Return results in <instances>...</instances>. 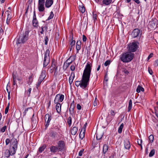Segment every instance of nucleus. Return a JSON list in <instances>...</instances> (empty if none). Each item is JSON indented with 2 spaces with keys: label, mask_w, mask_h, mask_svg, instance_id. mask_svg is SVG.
<instances>
[{
  "label": "nucleus",
  "mask_w": 158,
  "mask_h": 158,
  "mask_svg": "<svg viewBox=\"0 0 158 158\" xmlns=\"http://www.w3.org/2000/svg\"><path fill=\"white\" fill-rule=\"evenodd\" d=\"M123 123H122L120 127H119L118 130V133H121L122 132V129L123 128Z\"/></svg>",
  "instance_id": "c9c22d12"
},
{
  "label": "nucleus",
  "mask_w": 158,
  "mask_h": 158,
  "mask_svg": "<svg viewBox=\"0 0 158 158\" xmlns=\"http://www.w3.org/2000/svg\"><path fill=\"white\" fill-rule=\"evenodd\" d=\"M110 60H108L106 61L104 63V65L105 66H107L108 65H109L110 64Z\"/></svg>",
  "instance_id": "de8ad7c7"
},
{
  "label": "nucleus",
  "mask_w": 158,
  "mask_h": 158,
  "mask_svg": "<svg viewBox=\"0 0 158 158\" xmlns=\"http://www.w3.org/2000/svg\"><path fill=\"white\" fill-rule=\"evenodd\" d=\"M53 1L52 0H46L45 2V6L47 8H49L51 7L53 4Z\"/></svg>",
  "instance_id": "4468645a"
},
{
  "label": "nucleus",
  "mask_w": 158,
  "mask_h": 158,
  "mask_svg": "<svg viewBox=\"0 0 158 158\" xmlns=\"http://www.w3.org/2000/svg\"><path fill=\"white\" fill-rule=\"evenodd\" d=\"M75 66L74 65H71L70 67V69L72 71H73L75 70Z\"/></svg>",
  "instance_id": "680f3d73"
},
{
  "label": "nucleus",
  "mask_w": 158,
  "mask_h": 158,
  "mask_svg": "<svg viewBox=\"0 0 158 158\" xmlns=\"http://www.w3.org/2000/svg\"><path fill=\"white\" fill-rule=\"evenodd\" d=\"M93 18L94 20L97 19V15L96 14H94L93 13Z\"/></svg>",
  "instance_id": "e2e57ef3"
},
{
  "label": "nucleus",
  "mask_w": 158,
  "mask_h": 158,
  "mask_svg": "<svg viewBox=\"0 0 158 158\" xmlns=\"http://www.w3.org/2000/svg\"><path fill=\"white\" fill-rule=\"evenodd\" d=\"M57 95H59L58 96V98H59V100H60V102H62V101L64 99V95L63 94H57Z\"/></svg>",
  "instance_id": "473e14b6"
},
{
  "label": "nucleus",
  "mask_w": 158,
  "mask_h": 158,
  "mask_svg": "<svg viewBox=\"0 0 158 158\" xmlns=\"http://www.w3.org/2000/svg\"><path fill=\"white\" fill-rule=\"evenodd\" d=\"M9 109V106H7L5 110V114H6L8 113Z\"/></svg>",
  "instance_id": "052dcab7"
},
{
  "label": "nucleus",
  "mask_w": 158,
  "mask_h": 158,
  "mask_svg": "<svg viewBox=\"0 0 158 158\" xmlns=\"http://www.w3.org/2000/svg\"><path fill=\"white\" fill-rule=\"evenodd\" d=\"M77 108L78 110H80L81 109V106L79 104H77Z\"/></svg>",
  "instance_id": "69168bd1"
},
{
  "label": "nucleus",
  "mask_w": 158,
  "mask_h": 158,
  "mask_svg": "<svg viewBox=\"0 0 158 158\" xmlns=\"http://www.w3.org/2000/svg\"><path fill=\"white\" fill-rule=\"evenodd\" d=\"M51 119V116H50L48 114H46L45 116V120L46 122L47 123L45 125L46 127H48L49 125V123Z\"/></svg>",
  "instance_id": "9d476101"
},
{
  "label": "nucleus",
  "mask_w": 158,
  "mask_h": 158,
  "mask_svg": "<svg viewBox=\"0 0 158 158\" xmlns=\"http://www.w3.org/2000/svg\"><path fill=\"white\" fill-rule=\"evenodd\" d=\"M74 75L73 76V78L72 79V78L71 77V76L70 77L69 79V82L70 85H71L73 81V78L74 77Z\"/></svg>",
  "instance_id": "3c124183"
},
{
  "label": "nucleus",
  "mask_w": 158,
  "mask_h": 158,
  "mask_svg": "<svg viewBox=\"0 0 158 158\" xmlns=\"http://www.w3.org/2000/svg\"><path fill=\"white\" fill-rule=\"evenodd\" d=\"M149 139L151 143H152L154 140V136L152 135H150L149 137Z\"/></svg>",
  "instance_id": "37998d69"
},
{
  "label": "nucleus",
  "mask_w": 158,
  "mask_h": 158,
  "mask_svg": "<svg viewBox=\"0 0 158 158\" xmlns=\"http://www.w3.org/2000/svg\"><path fill=\"white\" fill-rule=\"evenodd\" d=\"M38 8L40 12L43 11L44 10V5H38Z\"/></svg>",
  "instance_id": "b1692460"
},
{
  "label": "nucleus",
  "mask_w": 158,
  "mask_h": 158,
  "mask_svg": "<svg viewBox=\"0 0 158 158\" xmlns=\"http://www.w3.org/2000/svg\"><path fill=\"white\" fill-rule=\"evenodd\" d=\"M33 76L32 74H31V75L28 78L29 81L28 82V84L29 85H31L33 81Z\"/></svg>",
  "instance_id": "cd10ccee"
},
{
  "label": "nucleus",
  "mask_w": 158,
  "mask_h": 158,
  "mask_svg": "<svg viewBox=\"0 0 158 158\" xmlns=\"http://www.w3.org/2000/svg\"><path fill=\"white\" fill-rule=\"evenodd\" d=\"M155 153V150L154 149H153L151 150L149 153V157H152L154 155Z\"/></svg>",
  "instance_id": "58836bf2"
},
{
  "label": "nucleus",
  "mask_w": 158,
  "mask_h": 158,
  "mask_svg": "<svg viewBox=\"0 0 158 158\" xmlns=\"http://www.w3.org/2000/svg\"><path fill=\"white\" fill-rule=\"evenodd\" d=\"M12 76H13V81H16L17 77L16 76L14 73L12 74Z\"/></svg>",
  "instance_id": "13d9d810"
},
{
  "label": "nucleus",
  "mask_w": 158,
  "mask_h": 158,
  "mask_svg": "<svg viewBox=\"0 0 158 158\" xmlns=\"http://www.w3.org/2000/svg\"><path fill=\"white\" fill-rule=\"evenodd\" d=\"M142 35V31L139 29H134L131 34L132 38H136L138 39L140 38Z\"/></svg>",
  "instance_id": "423d86ee"
},
{
  "label": "nucleus",
  "mask_w": 158,
  "mask_h": 158,
  "mask_svg": "<svg viewBox=\"0 0 158 158\" xmlns=\"http://www.w3.org/2000/svg\"><path fill=\"white\" fill-rule=\"evenodd\" d=\"M134 54L131 52H124L120 56V60L123 62L127 63L131 61L133 58Z\"/></svg>",
  "instance_id": "f257e3e1"
},
{
  "label": "nucleus",
  "mask_w": 158,
  "mask_h": 158,
  "mask_svg": "<svg viewBox=\"0 0 158 158\" xmlns=\"http://www.w3.org/2000/svg\"><path fill=\"white\" fill-rule=\"evenodd\" d=\"M84 151V149H81L79 152L78 155L79 156H81L82 155Z\"/></svg>",
  "instance_id": "8fccbe9b"
},
{
  "label": "nucleus",
  "mask_w": 158,
  "mask_h": 158,
  "mask_svg": "<svg viewBox=\"0 0 158 158\" xmlns=\"http://www.w3.org/2000/svg\"><path fill=\"white\" fill-rule=\"evenodd\" d=\"M56 104V111L58 113H60L61 112V105L60 103Z\"/></svg>",
  "instance_id": "412c9836"
},
{
  "label": "nucleus",
  "mask_w": 158,
  "mask_h": 158,
  "mask_svg": "<svg viewBox=\"0 0 158 158\" xmlns=\"http://www.w3.org/2000/svg\"><path fill=\"white\" fill-rule=\"evenodd\" d=\"M132 107V100L130 99L129 101V105L128 107V111H130Z\"/></svg>",
  "instance_id": "4c0bfd02"
},
{
  "label": "nucleus",
  "mask_w": 158,
  "mask_h": 158,
  "mask_svg": "<svg viewBox=\"0 0 158 158\" xmlns=\"http://www.w3.org/2000/svg\"><path fill=\"white\" fill-rule=\"evenodd\" d=\"M153 55V54L152 53H151L148 57V60H149L151 58L152 56Z\"/></svg>",
  "instance_id": "774afa93"
},
{
  "label": "nucleus",
  "mask_w": 158,
  "mask_h": 158,
  "mask_svg": "<svg viewBox=\"0 0 158 158\" xmlns=\"http://www.w3.org/2000/svg\"><path fill=\"white\" fill-rule=\"evenodd\" d=\"M11 155V154L9 150H6L5 152V156L6 157H9Z\"/></svg>",
  "instance_id": "72a5a7b5"
},
{
  "label": "nucleus",
  "mask_w": 158,
  "mask_h": 158,
  "mask_svg": "<svg viewBox=\"0 0 158 158\" xmlns=\"http://www.w3.org/2000/svg\"><path fill=\"white\" fill-rule=\"evenodd\" d=\"M108 149V146L107 145L105 144L103 145V152L104 154H105L107 151Z\"/></svg>",
  "instance_id": "393cba45"
},
{
  "label": "nucleus",
  "mask_w": 158,
  "mask_h": 158,
  "mask_svg": "<svg viewBox=\"0 0 158 158\" xmlns=\"http://www.w3.org/2000/svg\"><path fill=\"white\" fill-rule=\"evenodd\" d=\"M32 23L34 27H37L38 26V22L37 19L32 20Z\"/></svg>",
  "instance_id": "c756f323"
},
{
  "label": "nucleus",
  "mask_w": 158,
  "mask_h": 158,
  "mask_svg": "<svg viewBox=\"0 0 158 158\" xmlns=\"http://www.w3.org/2000/svg\"><path fill=\"white\" fill-rule=\"evenodd\" d=\"M44 0H39L38 5H44Z\"/></svg>",
  "instance_id": "09e8293b"
},
{
  "label": "nucleus",
  "mask_w": 158,
  "mask_h": 158,
  "mask_svg": "<svg viewBox=\"0 0 158 158\" xmlns=\"http://www.w3.org/2000/svg\"><path fill=\"white\" fill-rule=\"evenodd\" d=\"M96 138L97 140L100 139L102 137L103 135L102 132H97L96 133Z\"/></svg>",
  "instance_id": "2eb2a0df"
},
{
  "label": "nucleus",
  "mask_w": 158,
  "mask_h": 158,
  "mask_svg": "<svg viewBox=\"0 0 158 158\" xmlns=\"http://www.w3.org/2000/svg\"><path fill=\"white\" fill-rule=\"evenodd\" d=\"M58 147H57L58 150L60 151L62 150L64 148V141L62 140L59 141L58 143Z\"/></svg>",
  "instance_id": "9b49d317"
},
{
  "label": "nucleus",
  "mask_w": 158,
  "mask_h": 158,
  "mask_svg": "<svg viewBox=\"0 0 158 158\" xmlns=\"http://www.w3.org/2000/svg\"><path fill=\"white\" fill-rule=\"evenodd\" d=\"M78 130V127H74L71 130V133L72 135H75L77 133Z\"/></svg>",
  "instance_id": "a211bd4d"
},
{
  "label": "nucleus",
  "mask_w": 158,
  "mask_h": 158,
  "mask_svg": "<svg viewBox=\"0 0 158 158\" xmlns=\"http://www.w3.org/2000/svg\"><path fill=\"white\" fill-rule=\"evenodd\" d=\"M29 32L25 31L24 34L20 35L18 39H17V44L24 43L28 39Z\"/></svg>",
  "instance_id": "20e7f679"
},
{
  "label": "nucleus",
  "mask_w": 158,
  "mask_h": 158,
  "mask_svg": "<svg viewBox=\"0 0 158 158\" xmlns=\"http://www.w3.org/2000/svg\"><path fill=\"white\" fill-rule=\"evenodd\" d=\"M153 25L154 26H155V23L153 22L150 23L148 25V27L149 28H150L152 29H153L154 28V27H151V26H152Z\"/></svg>",
  "instance_id": "79ce46f5"
},
{
  "label": "nucleus",
  "mask_w": 158,
  "mask_h": 158,
  "mask_svg": "<svg viewBox=\"0 0 158 158\" xmlns=\"http://www.w3.org/2000/svg\"><path fill=\"white\" fill-rule=\"evenodd\" d=\"M124 147L126 149H129L131 147L129 141L127 139H126L124 142Z\"/></svg>",
  "instance_id": "f8f14e48"
},
{
  "label": "nucleus",
  "mask_w": 158,
  "mask_h": 158,
  "mask_svg": "<svg viewBox=\"0 0 158 158\" xmlns=\"http://www.w3.org/2000/svg\"><path fill=\"white\" fill-rule=\"evenodd\" d=\"M89 82V81L85 78H83L82 76L81 81H76L75 85L77 87H78L80 85L81 87L84 89L86 88L88 85Z\"/></svg>",
  "instance_id": "7ed1b4c3"
},
{
  "label": "nucleus",
  "mask_w": 158,
  "mask_h": 158,
  "mask_svg": "<svg viewBox=\"0 0 158 158\" xmlns=\"http://www.w3.org/2000/svg\"><path fill=\"white\" fill-rule=\"evenodd\" d=\"M154 65L156 66L158 65V59L155 61Z\"/></svg>",
  "instance_id": "0e129e2a"
},
{
  "label": "nucleus",
  "mask_w": 158,
  "mask_h": 158,
  "mask_svg": "<svg viewBox=\"0 0 158 158\" xmlns=\"http://www.w3.org/2000/svg\"><path fill=\"white\" fill-rule=\"evenodd\" d=\"M81 42L80 40L77 41L76 43V48L77 50V53L79 52V51L81 49Z\"/></svg>",
  "instance_id": "dca6fc26"
},
{
  "label": "nucleus",
  "mask_w": 158,
  "mask_h": 158,
  "mask_svg": "<svg viewBox=\"0 0 158 158\" xmlns=\"http://www.w3.org/2000/svg\"><path fill=\"white\" fill-rule=\"evenodd\" d=\"M11 147H12V148L14 149L15 150L13 152V153H15V150H17V144L18 142L17 139L15 138L14 137L13 138L11 139Z\"/></svg>",
  "instance_id": "6e6552de"
},
{
  "label": "nucleus",
  "mask_w": 158,
  "mask_h": 158,
  "mask_svg": "<svg viewBox=\"0 0 158 158\" xmlns=\"http://www.w3.org/2000/svg\"><path fill=\"white\" fill-rule=\"evenodd\" d=\"M11 142V140L9 139H7L6 140V143L7 145L9 144V143Z\"/></svg>",
  "instance_id": "5fc2aeb1"
},
{
  "label": "nucleus",
  "mask_w": 158,
  "mask_h": 158,
  "mask_svg": "<svg viewBox=\"0 0 158 158\" xmlns=\"http://www.w3.org/2000/svg\"><path fill=\"white\" fill-rule=\"evenodd\" d=\"M92 64L89 62H88L85 66L82 75L83 77L85 78L89 81L91 71Z\"/></svg>",
  "instance_id": "f03ea898"
},
{
  "label": "nucleus",
  "mask_w": 158,
  "mask_h": 158,
  "mask_svg": "<svg viewBox=\"0 0 158 158\" xmlns=\"http://www.w3.org/2000/svg\"><path fill=\"white\" fill-rule=\"evenodd\" d=\"M137 42H133L130 44L129 45V50L131 52H135L136 51L138 48Z\"/></svg>",
  "instance_id": "0eeeda50"
},
{
  "label": "nucleus",
  "mask_w": 158,
  "mask_h": 158,
  "mask_svg": "<svg viewBox=\"0 0 158 158\" xmlns=\"http://www.w3.org/2000/svg\"><path fill=\"white\" fill-rule=\"evenodd\" d=\"M41 31H40L41 34H43L44 32L45 31L46 32L48 30V27L46 25L41 27Z\"/></svg>",
  "instance_id": "5701e85b"
},
{
  "label": "nucleus",
  "mask_w": 158,
  "mask_h": 158,
  "mask_svg": "<svg viewBox=\"0 0 158 158\" xmlns=\"http://www.w3.org/2000/svg\"><path fill=\"white\" fill-rule=\"evenodd\" d=\"M79 9L82 13H84L85 11V7L82 4L79 6Z\"/></svg>",
  "instance_id": "a878e982"
},
{
  "label": "nucleus",
  "mask_w": 158,
  "mask_h": 158,
  "mask_svg": "<svg viewBox=\"0 0 158 158\" xmlns=\"http://www.w3.org/2000/svg\"><path fill=\"white\" fill-rule=\"evenodd\" d=\"M59 95H56V97H55V99L54 100V103H55V104H56V103H59V102H60V100L59 99V98H58V96Z\"/></svg>",
  "instance_id": "e433bc0d"
},
{
  "label": "nucleus",
  "mask_w": 158,
  "mask_h": 158,
  "mask_svg": "<svg viewBox=\"0 0 158 158\" xmlns=\"http://www.w3.org/2000/svg\"><path fill=\"white\" fill-rule=\"evenodd\" d=\"M54 16V14L52 11H51V12L50 14L49 17H48V20H49L52 19Z\"/></svg>",
  "instance_id": "c03bdc74"
},
{
  "label": "nucleus",
  "mask_w": 158,
  "mask_h": 158,
  "mask_svg": "<svg viewBox=\"0 0 158 158\" xmlns=\"http://www.w3.org/2000/svg\"><path fill=\"white\" fill-rule=\"evenodd\" d=\"M74 102L73 101L72 103L71 104L70 107L69 109V113L71 115H73L74 114Z\"/></svg>",
  "instance_id": "ddd939ff"
},
{
  "label": "nucleus",
  "mask_w": 158,
  "mask_h": 158,
  "mask_svg": "<svg viewBox=\"0 0 158 158\" xmlns=\"http://www.w3.org/2000/svg\"><path fill=\"white\" fill-rule=\"evenodd\" d=\"M56 67V63L55 62V60L54 59L52 60V63L51 66V67H52L53 68H55Z\"/></svg>",
  "instance_id": "a18cd8bd"
},
{
  "label": "nucleus",
  "mask_w": 158,
  "mask_h": 158,
  "mask_svg": "<svg viewBox=\"0 0 158 158\" xmlns=\"http://www.w3.org/2000/svg\"><path fill=\"white\" fill-rule=\"evenodd\" d=\"M104 80L106 81H108V78L107 77V73H106L104 76Z\"/></svg>",
  "instance_id": "6e6d98bb"
},
{
  "label": "nucleus",
  "mask_w": 158,
  "mask_h": 158,
  "mask_svg": "<svg viewBox=\"0 0 158 158\" xmlns=\"http://www.w3.org/2000/svg\"><path fill=\"white\" fill-rule=\"evenodd\" d=\"M15 149L13 148H12V147H11V146H10V150L9 151L10 152V153L11 154V155H13L14 154H15V152H16V151L17 150H15L14 152L15 153H13V151H14Z\"/></svg>",
  "instance_id": "f704fd0d"
},
{
  "label": "nucleus",
  "mask_w": 158,
  "mask_h": 158,
  "mask_svg": "<svg viewBox=\"0 0 158 158\" xmlns=\"http://www.w3.org/2000/svg\"><path fill=\"white\" fill-rule=\"evenodd\" d=\"M50 51L48 49H47L44 54V60L43 66L44 67L48 65L50 62Z\"/></svg>",
  "instance_id": "39448f33"
},
{
  "label": "nucleus",
  "mask_w": 158,
  "mask_h": 158,
  "mask_svg": "<svg viewBox=\"0 0 158 158\" xmlns=\"http://www.w3.org/2000/svg\"><path fill=\"white\" fill-rule=\"evenodd\" d=\"M37 19L35 14V11H34L33 20Z\"/></svg>",
  "instance_id": "bf43d9fd"
},
{
  "label": "nucleus",
  "mask_w": 158,
  "mask_h": 158,
  "mask_svg": "<svg viewBox=\"0 0 158 158\" xmlns=\"http://www.w3.org/2000/svg\"><path fill=\"white\" fill-rule=\"evenodd\" d=\"M6 128V126H4L1 128V131L2 132H4L5 131Z\"/></svg>",
  "instance_id": "864d4df0"
},
{
  "label": "nucleus",
  "mask_w": 158,
  "mask_h": 158,
  "mask_svg": "<svg viewBox=\"0 0 158 158\" xmlns=\"http://www.w3.org/2000/svg\"><path fill=\"white\" fill-rule=\"evenodd\" d=\"M45 77L46 75H45V74L44 73H43V72H42L39 78L38 82L36 85V88L37 89H38L39 87L40 86L41 83L44 80Z\"/></svg>",
  "instance_id": "1a4fd4ad"
},
{
  "label": "nucleus",
  "mask_w": 158,
  "mask_h": 158,
  "mask_svg": "<svg viewBox=\"0 0 158 158\" xmlns=\"http://www.w3.org/2000/svg\"><path fill=\"white\" fill-rule=\"evenodd\" d=\"M9 82H8V84L7 85L6 88V90H7V91L8 94L9 93H10V90H9V88L10 89V85H9Z\"/></svg>",
  "instance_id": "49530a36"
},
{
  "label": "nucleus",
  "mask_w": 158,
  "mask_h": 158,
  "mask_svg": "<svg viewBox=\"0 0 158 158\" xmlns=\"http://www.w3.org/2000/svg\"><path fill=\"white\" fill-rule=\"evenodd\" d=\"M85 129L83 127L80 133L79 137L81 139H83L85 136Z\"/></svg>",
  "instance_id": "f3484780"
},
{
  "label": "nucleus",
  "mask_w": 158,
  "mask_h": 158,
  "mask_svg": "<svg viewBox=\"0 0 158 158\" xmlns=\"http://www.w3.org/2000/svg\"><path fill=\"white\" fill-rule=\"evenodd\" d=\"M46 147V146L45 144H44L42 146L40 147L39 149V152L40 153H41L45 149Z\"/></svg>",
  "instance_id": "bb28decb"
},
{
  "label": "nucleus",
  "mask_w": 158,
  "mask_h": 158,
  "mask_svg": "<svg viewBox=\"0 0 158 158\" xmlns=\"http://www.w3.org/2000/svg\"><path fill=\"white\" fill-rule=\"evenodd\" d=\"M67 123L69 126L71 125L72 123V118L70 116L68 118Z\"/></svg>",
  "instance_id": "ea45409f"
},
{
  "label": "nucleus",
  "mask_w": 158,
  "mask_h": 158,
  "mask_svg": "<svg viewBox=\"0 0 158 158\" xmlns=\"http://www.w3.org/2000/svg\"><path fill=\"white\" fill-rule=\"evenodd\" d=\"M50 151L52 152L55 153L58 150V147L56 146H52L50 148Z\"/></svg>",
  "instance_id": "aec40b11"
},
{
  "label": "nucleus",
  "mask_w": 158,
  "mask_h": 158,
  "mask_svg": "<svg viewBox=\"0 0 158 158\" xmlns=\"http://www.w3.org/2000/svg\"><path fill=\"white\" fill-rule=\"evenodd\" d=\"M57 135V133L54 131H52L49 135L53 139L56 137Z\"/></svg>",
  "instance_id": "4be33fe9"
},
{
  "label": "nucleus",
  "mask_w": 158,
  "mask_h": 158,
  "mask_svg": "<svg viewBox=\"0 0 158 158\" xmlns=\"http://www.w3.org/2000/svg\"><path fill=\"white\" fill-rule=\"evenodd\" d=\"M148 71V72H149V73L150 74L152 75L153 73V72H152V70L151 69H149V68Z\"/></svg>",
  "instance_id": "338daca9"
},
{
  "label": "nucleus",
  "mask_w": 158,
  "mask_h": 158,
  "mask_svg": "<svg viewBox=\"0 0 158 158\" xmlns=\"http://www.w3.org/2000/svg\"><path fill=\"white\" fill-rule=\"evenodd\" d=\"M72 35V41H71V43H70V45H71V47H73L75 45L76 41H75V40H73V34Z\"/></svg>",
  "instance_id": "a19ab883"
},
{
  "label": "nucleus",
  "mask_w": 158,
  "mask_h": 158,
  "mask_svg": "<svg viewBox=\"0 0 158 158\" xmlns=\"http://www.w3.org/2000/svg\"><path fill=\"white\" fill-rule=\"evenodd\" d=\"M143 92L144 91V89L140 85H138L136 89V92L137 93H139L140 91Z\"/></svg>",
  "instance_id": "7c9ffc66"
},
{
  "label": "nucleus",
  "mask_w": 158,
  "mask_h": 158,
  "mask_svg": "<svg viewBox=\"0 0 158 158\" xmlns=\"http://www.w3.org/2000/svg\"><path fill=\"white\" fill-rule=\"evenodd\" d=\"M75 59V57L74 56H71L67 60L68 63L66 64H68L69 65L73 62Z\"/></svg>",
  "instance_id": "6ab92c4d"
},
{
  "label": "nucleus",
  "mask_w": 158,
  "mask_h": 158,
  "mask_svg": "<svg viewBox=\"0 0 158 158\" xmlns=\"http://www.w3.org/2000/svg\"><path fill=\"white\" fill-rule=\"evenodd\" d=\"M31 89H32L31 88H29L27 90L25 91V94L27 95L28 97L30 96L31 92Z\"/></svg>",
  "instance_id": "2f4dec72"
},
{
  "label": "nucleus",
  "mask_w": 158,
  "mask_h": 158,
  "mask_svg": "<svg viewBox=\"0 0 158 158\" xmlns=\"http://www.w3.org/2000/svg\"><path fill=\"white\" fill-rule=\"evenodd\" d=\"M82 39H83V42H85L86 41V40H87V38L85 35H83Z\"/></svg>",
  "instance_id": "4d7b16f0"
},
{
  "label": "nucleus",
  "mask_w": 158,
  "mask_h": 158,
  "mask_svg": "<svg viewBox=\"0 0 158 158\" xmlns=\"http://www.w3.org/2000/svg\"><path fill=\"white\" fill-rule=\"evenodd\" d=\"M112 1V0H103L102 2L106 5H108L110 4Z\"/></svg>",
  "instance_id": "c85d7f7f"
},
{
  "label": "nucleus",
  "mask_w": 158,
  "mask_h": 158,
  "mask_svg": "<svg viewBox=\"0 0 158 158\" xmlns=\"http://www.w3.org/2000/svg\"><path fill=\"white\" fill-rule=\"evenodd\" d=\"M48 38L47 36H46L44 38L45 44L46 45L48 44Z\"/></svg>",
  "instance_id": "603ef678"
}]
</instances>
